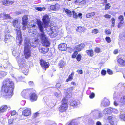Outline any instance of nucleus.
Listing matches in <instances>:
<instances>
[{
    "label": "nucleus",
    "instance_id": "obj_11",
    "mask_svg": "<svg viewBox=\"0 0 125 125\" xmlns=\"http://www.w3.org/2000/svg\"><path fill=\"white\" fill-rule=\"evenodd\" d=\"M31 90L27 89L24 90L21 93V95L22 96L25 98H28L29 96V94L31 91Z\"/></svg>",
    "mask_w": 125,
    "mask_h": 125
},
{
    "label": "nucleus",
    "instance_id": "obj_14",
    "mask_svg": "<svg viewBox=\"0 0 125 125\" xmlns=\"http://www.w3.org/2000/svg\"><path fill=\"white\" fill-rule=\"evenodd\" d=\"M31 114V110L29 108L25 109L22 112V115L25 116H29Z\"/></svg>",
    "mask_w": 125,
    "mask_h": 125
},
{
    "label": "nucleus",
    "instance_id": "obj_18",
    "mask_svg": "<svg viewBox=\"0 0 125 125\" xmlns=\"http://www.w3.org/2000/svg\"><path fill=\"white\" fill-rule=\"evenodd\" d=\"M2 2L4 5L8 6L12 4L14 2L12 1H10L9 0H3Z\"/></svg>",
    "mask_w": 125,
    "mask_h": 125
},
{
    "label": "nucleus",
    "instance_id": "obj_56",
    "mask_svg": "<svg viewBox=\"0 0 125 125\" xmlns=\"http://www.w3.org/2000/svg\"><path fill=\"white\" fill-rule=\"evenodd\" d=\"M118 112V111L115 109L113 108L112 110V112H113L115 114H117Z\"/></svg>",
    "mask_w": 125,
    "mask_h": 125
},
{
    "label": "nucleus",
    "instance_id": "obj_1",
    "mask_svg": "<svg viewBox=\"0 0 125 125\" xmlns=\"http://www.w3.org/2000/svg\"><path fill=\"white\" fill-rule=\"evenodd\" d=\"M3 84L4 96H7V98H10L13 95V92L14 88L13 83L9 79H7L4 80Z\"/></svg>",
    "mask_w": 125,
    "mask_h": 125
},
{
    "label": "nucleus",
    "instance_id": "obj_63",
    "mask_svg": "<svg viewBox=\"0 0 125 125\" xmlns=\"http://www.w3.org/2000/svg\"><path fill=\"white\" fill-rule=\"evenodd\" d=\"M106 73V71L104 70H103L101 71V74L102 75H104Z\"/></svg>",
    "mask_w": 125,
    "mask_h": 125
},
{
    "label": "nucleus",
    "instance_id": "obj_59",
    "mask_svg": "<svg viewBox=\"0 0 125 125\" xmlns=\"http://www.w3.org/2000/svg\"><path fill=\"white\" fill-rule=\"evenodd\" d=\"M67 50L68 52H71L72 51V49L70 47H68L67 48Z\"/></svg>",
    "mask_w": 125,
    "mask_h": 125
},
{
    "label": "nucleus",
    "instance_id": "obj_49",
    "mask_svg": "<svg viewBox=\"0 0 125 125\" xmlns=\"http://www.w3.org/2000/svg\"><path fill=\"white\" fill-rule=\"evenodd\" d=\"M106 41L108 43H110L111 42V40L110 38L109 37H106L105 38Z\"/></svg>",
    "mask_w": 125,
    "mask_h": 125
},
{
    "label": "nucleus",
    "instance_id": "obj_27",
    "mask_svg": "<svg viewBox=\"0 0 125 125\" xmlns=\"http://www.w3.org/2000/svg\"><path fill=\"white\" fill-rule=\"evenodd\" d=\"M28 18L27 16H25L22 18V23L27 24L28 21Z\"/></svg>",
    "mask_w": 125,
    "mask_h": 125
},
{
    "label": "nucleus",
    "instance_id": "obj_45",
    "mask_svg": "<svg viewBox=\"0 0 125 125\" xmlns=\"http://www.w3.org/2000/svg\"><path fill=\"white\" fill-rule=\"evenodd\" d=\"M105 33L107 34H110L111 33V32L110 31V30L106 29L105 30Z\"/></svg>",
    "mask_w": 125,
    "mask_h": 125
},
{
    "label": "nucleus",
    "instance_id": "obj_31",
    "mask_svg": "<svg viewBox=\"0 0 125 125\" xmlns=\"http://www.w3.org/2000/svg\"><path fill=\"white\" fill-rule=\"evenodd\" d=\"M68 125H78V123L75 120H72Z\"/></svg>",
    "mask_w": 125,
    "mask_h": 125
},
{
    "label": "nucleus",
    "instance_id": "obj_43",
    "mask_svg": "<svg viewBox=\"0 0 125 125\" xmlns=\"http://www.w3.org/2000/svg\"><path fill=\"white\" fill-rule=\"evenodd\" d=\"M94 51L97 53H99L100 52V49L99 48L96 47Z\"/></svg>",
    "mask_w": 125,
    "mask_h": 125
},
{
    "label": "nucleus",
    "instance_id": "obj_53",
    "mask_svg": "<svg viewBox=\"0 0 125 125\" xmlns=\"http://www.w3.org/2000/svg\"><path fill=\"white\" fill-rule=\"evenodd\" d=\"M98 30L96 29H94L92 31V32L94 34H96L98 33Z\"/></svg>",
    "mask_w": 125,
    "mask_h": 125
},
{
    "label": "nucleus",
    "instance_id": "obj_8",
    "mask_svg": "<svg viewBox=\"0 0 125 125\" xmlns=\"http://www.w3.org/2000/svg\"><path fill=\"white\" fill-rule=\"evenodd\" d=\"M90 114L95 119L99 118L102 116L101 112L97 110H93L91 111Z\"/></svg>",
    "mask_w": 125,
    "mask_h": 125
},
{
    "label": "nucleus",
    "instance_id": "obj_38",
    "mask_svg": "<svg viewBox=\"0 0 125 125\" xmlns=\"http://www.w3.org/2000/svg\"><path fill=\"white\" fill-rule=\"evenodd\" d=\"M72 14H73V17L75 18H77L78 17V15H77V14L74 11H72Z\"/></svg>",
    "mask_w": 125,
    "mask_h": 125
},
{
    "label": "nucleus",
    "instance_id": "obj_39",
    "mask_svg": "<svg viewBox=\"0 0 125 125\" xmlns=\"http://www.w3.org/2000/svg\"><path fill=\"white\" fill-rule=\"evenodd\" d=\"M74 88V87H70L67 89V91L68 92H72V91L73 90Z\"/></svg>",
    "mask_w": 125,
    "mask_h": 125
},
{
    "label": "nucleus",
    "instance_id": "obj_37",
    "mask_svg": "<svg viewBox=\"0 0 125 125\" xmlns=\"http://www.w3.org/2000/svg\"><path fill=\"white\" fill-rule=\"evenodd\" d=\"M77 30L78 31L82 32L83 31V27H79L77 28Z\"/></svg>",
    "mask_w": 125,
    "mask_h": 125
},
{
    "label": "nucleus",
    "instance_id": "obj_34",
    "mask_svg": "<svg viewBox=\"0 0 125 125\" xmlns=\"http://www.w3.org/2000/svg\"><path fill=\"white\" fill-rule=\"evenodd\" d=\"M88 124L89 125H93L94 124V122L92 119H89L88 121Z\"/></svg>",
    "mask_w": 125,
    "mask_h": 125
},
{
    "label": "nucleus",
    "instance_id": "obj_4",
    "mask_svg": "<svg viewBox=\"0 0 125 125\" xmlns=\"http://www.w3.org/2000/svg\"><path fill=\"white\" fill-rule=\"evenodd\" d=\"M13 25L16 29L17 34L16 39L17 41H18L19 43L21 44L22 42L21 35L20 30V24L18 22V19H14L12 21Z\"/></svg>",
    "mask_w": 125,
    "mask_h": 125
},
{
    "label": "nucleus",
    "instance_id": "obj_23",
    "mask_svg": "<svg viewBox=\"0 0 125 125\" xmlns=\"http://www.w3.org/2000/svg\"><path fill=\"white\" fill-rule=\"evenodd\" d=\"M1 16L2 15V17L4 19H11V18L10 16L8 14H6L5 13H1Z\"/></svg>",
    "mask_w": 125,
    "mask_h": 125
},
{
    "label": "nucleus",
    "instance_id": "obj_40",
    "mask_svg": "<svg viewBox=\"0 0 125 125\" xmlns=\"http://www.w3.org/2000/svg\"><path fill=\"white\" fill-rule=\"evenodd\" d=\"M118 19L120 22L123 21L124 20V17L123 16L121 15L120 16L118 17Z\"/></svg>",
    "mask_w": 125,
    "mask_h": 125
},
{
    "label": "nucleus",
    "instance_id": "obj_7",
    "mask_svg": "<svg viewBox=\"0 0 125 125\" xmlns=\"http://www.w3.org/2000/svg\"><path fill=\"white\" fill-rule=\"evenodd\" d=\"M43 23L42 22L43 24V27L44 26V28H47L48 27V24L49 23L50 21V18L49 16L47 15H44L42 19ZM40 21L42 22L39 20L37 21V23L38 21Z\"/></svg>",
    "mask_w": 125,
    "mask_h": 125
},
{
    "label": "nucleus",
    "instance_id": "obj_15",
    "mask_svg": "<svg viewBox=\"0 0 125 125\" xmlns=\"http://www.w3.org/2000/svg\"><path fill=\"white\" fill-rule=\"evenodd\" d=\"M58 48L60 50L65 51L67 49V45L64 43L61 44L59 45Z\"/></svg>",
    "mask_w": 125,
    "mask_h": 125
},
{
    "label": "nucleus",
    "instance_id": "obj_55",
    "mask_svg": "<svg viewBox=\"0 0 125 125\" xmlns=\"http://www.w3.org/2000/svg\"><path fill=\"white\" fill-rule=\"evenodd\" d=\"M55 7V5H52L50 6V9L52 10H56Z\"/></svg>",
    "mask_w": 125,
    "mask_h": 125
},
{
    "label": "nucleus",
    "instance_id": "obj_6",
    "mask_svg": "<svg viewBox=\"0 0 125 125\" xmlns=\"http://www.w3.org/2000/svg\"><path fill=\"white\" fill-rule=\"evenodd\" d=\"M62 104L59 107V110L60 112H62L65 111L67 109L68 106L67 100L64 98L61 102Z\"/></svg>",
    "mask_w": 125,
    "mask_h": 125
},
{
    "label": "nucleus",
    "instance_id": "obj_41",
    "mask_svg": "<svg viewBox=\"0 0 125 125\" xmlns=\"http://www.w3.org/2000/svg\"><path fill=\"white\" fill-rule=\"evenodd\" d=\"M112 110L113 108L111 107H110L106 108V110L108 111V114H110L112 112Z\"/></svg>",
    "mask_w": 125,
    "mask_h": 125
},
{
    "label": "nucleus",
    "instance_id": "obj_17",
    "mask_svg": "<svg viewBox=\"0 0 125 125\" xmlns=\"http://www.w3.org/2000/svg\"><path fill=\"white\" fill-rule=\"evenodd\" d=\"M4 40L5 41L10 40L12 39H13V37L10 35V34L9 33H6L4 37Z\"/></svg>",
    "mask_w": 125,
    "mask_h": 125
},
{
    "label": "nucleus",
    "instance_id": "obj_22",
    "mask_svg": "<svg viewBox=\"0 0 125 125\" xmlns=\"http://www.w3.org/2000/svg\"><path fill=\"white\" fill-rule=\"evenodd\" d=\"M49 48L45 49L42 47L39 48V52L42 53H45L47 52L49 50Z\"/></svg>",
    "mask_w": 125,
    "mask_h": 125
},
{
    "label": "nucleus",
    "instance_id": "obj_48",
    "mask_svg": "<svg viewBox=\"0 0 125 125\" xmlns=\"http://www.w3.org/2000/svg\"><path fill=\"white\" fill-rule=\"evenodd\" d=\"M81 58V55L79 54L76 57V59L78 61H80Z\"/></svg>",
    "mask_w": 125,
    "mask_h": 125
},
{
    "label": "nucleus",
    "instance_id": "obj_28",
    "mask_svg": "<svg viewBox=\"0 0 125 125\" xmlns=\"http://www.w3.org/2000/svg\"><path fill=\"white\" fill-rule=\"evenodd\" d=\"M7 72L0 70V78H1L7 75Z\"/></svg>",
    "mask_w": 125,
    "mask_h": 125
},
{
    "label": "nucleus",
    "instance_id": "obj_61",
    "mask_svg": "<svg viewBox=\"0 0 125 125\" xmlns=\"http://www.w3.org/2000/svg\"><path fill=\"white\" fill-rule=\"evenodd\" d=\"M77 72L78 73H80L81 74H82L83 73V71L82 70H78L77 71Z\"/></svg>",
    "mask_w": 125,
    "mask_h": 125
},
{
    "label": "nucleus",
    "instance_id": "obj_60",
    "mask_svg": "<svg viewBox=\"0 0 125 125\" xmlns=\"http://www.w3.org/2000/svg\"><path fill=\"white\" fill-rule=\"evenodd\" d=\"M36 9L39 11H41L42 10V9L41 8L37 7L36 8Z\"/></svg>",
    "mask_w": 125,
    "mask_h": 125
},
{
    "label": "nucleus",
    "instance_id": "obj_9",
    "mask_svg": "<svg viewBox=\"0 0 125 125\" xmlns=\"http://www.w3.org/2000/svg\"><path fill=\"white\" fill-rule=\"evenodd\" d=\"M28 28H30L28 32L29 33H31V34L32 35L34 36L36 34L37 32L35 29L37 28L36 27L35 25L32 24H30L28 26Z\"/></svg>",
    "mask_w": 125,
    "mask_h": 125
},
{
    "label": "nucleus",
    "instance_id": "obj_19",
    "mask_svg": "<svg viewBox=\"0 0 125 125\" xmlns=\"http://www.w3.org/2000/svg\"><path fill=\"white\" fill-rule=\"evenodd\" d=\"M109 101L106 99V98H104V100L101 103L102 105L104 106H106L109 105Z\"/></svg>",
    "mask_w": 125,
    "mask_h": 125
},
{
    "label": "nucleus",
    "instance_id": "obj_50",
    "mask_svg": "<svg viewBox=\"0 0 125 125\" xmlns=\"http://www.w3.org/2000/svg\"><path fill=\"white\" fill-rule=\"evenodd\" d=\"M110 6H109V3H107V4H106L105 5V10H106L109 9L110 8Z\"/></svg>",
    "mask_w": 125,
    "mask_h": 125
},
{
    "label": "nucleus",
    "instance_id": "obj_47",
    "mask_svg": "<svg viewBox=\"0 0 125 125\" xmlns=\"http://www.w3.org/2000/svg\"><path fill=\"white\" fill-rule=\"evenodd\" d=\"M78 52L77 51L75 52L72 55V57L73 58H75Z\"/></svg>",
    "mask_w": 125,
    "mask_h": 125
},
{
    "label": "nucleus",
    "instance_id": "obj_52",
    "mask_svg": "<svg viewBox=\"0 0 125 125\" xmlns=\"http://www.w3.org/2000/svg\"><path fill=\"white\" fill-rule=\"evenodd\" d=\"M75 3L76 4L80 5L81 0H76Z\"/></svg>",
    "mask_w": 125,
    "mask_h": 125
},
{
    "label": "nucleus",
    "instance_id": "obj_3",
    "mask_svg": "<svg viewBox=\"0 0 125 125\" xmlns=\"http://www.w3.org/2000/svg\"><path fill=\"white\" fill-rule=\"evenodd\" d=\"M37 46L36 44L34 43L30 42L29 40L25 38L24 44V51L25 58H28L31 56L30 46L35 47Z\"/></svg>",
    "mask_w": 125,
    "mask_h": 125
},
{
    "label": "nucleus",
    "instance_id": "obj_20",
    "mask_svg": "<svg viewBox=\"0 0 125 125\" xmlns=\"http://www.w3.org/2000/svg\"><path fill=\"white\" fill-rule=\"evenodd\" d=\"M7 106L6 105H3L0 107V112L3 113L6 111L7 109Z\"/></svg>",
    "mask_w": 125,
    "mask_h": 125
},
{
    "label": "nucleus",
    "instance_id": "obj_13",
    "mask_svg": "<svg viewBox=\"0 0 125 125\" xmlns=\"http://www.w3.org/2000/svg\"><path fill=\"white\" fill-rule=\"evenodd\" d=\"M30 100L32 101H36L38 98L37 95L34 93H31L29 94Z\"/></svg>",
    "mask_w": 125,
    "mask_h": 125
},
{
    "label": "nucleus",
    "instance_id": "obj_54",
    "mask_svg": "<svg viewBox=\"0 0 125 125\" xmlns=\"http://www.w3.org/2000/svg\"><path fill=\"white\" fill-rule=\"evenodd\" d=\"M95 94L93 93H91L89 96L90 98H93L94 97Z\"/></svg>",
    "mask_w": 125,
    "mask_h": 125
},
{
    "label": "nucleus",
    "instance_id": "obj_35",
    "mask_svg": "<svg viewBox=\"0 0 125 125\" xmlns=\"http://www.w3.org/2000/svg\"><path fill=\"white\" fill-rule=\"evenodd\" d=\"M124 60L121 58H119L118 60V62L121 65H123Z\"/></svg>",
    "mask_w": 125,
    "mask_h": 125
},
{
    "label": "nucleus",
    "instance_id": "obj_10",
    "mask_svg": "<svg viewBox=\"0 0 125 125\" xmlns=\"http://www.w3.org/2000/svg\"><path fill=\"white\" fill-rule=\"evenodd\" d=\"M45 28H46V32L51 36L53 37H55L56 36L57 34L56 32H55L54 31H53L52 29L51 28H50V27H49L48 25V27Z\"/></svg>",
    "mask_w": 125,
    "mask_h": 125
},
{
    "label": "nucleus",
    "instance_id": "obj_2",
    "mask_svg": "<svg viewBox=\"0 0 125 125\" xmlns=\"http://www.w3.org/2000/svg\"><path fill=\"white\" fill-rule=\"evenodd\" d=\"M37 25L39 29L41 32V33H40V36L42 45L46 47L49 46L50 43V42L48 40V38L46 37L43 32L42 23L40 21H38Z\"/></svg>",
    "mask_w": 125,
    "mask_h": 125
},
{
    "label": "nucleus",
    "instance_id": "obj_32",
    "mask_svg": "<svg viewBox=\"0 0 125 125\" xmlns=\"http://www.w3.org/2000/svg\"><path fill=\"white\" fill-rule=\"evenodd\" d=\"M12 54L15 56H17L18 54H19V53H18V50H13L12 51Z\"/></svg>",
    "mask_w": 125,
    "mask_h": 125
},
{
    "label": "nucleus",
    "instance_id": "obj_57",
    "mask_svg": "<svg viewBox=\"0 0 125 125\" xmlns=\"http://www.w3.org/2000/svg\"><path fill=\"white\" fill-rule=\"evenodd\" d=\"M73 73H72L68 77V78H69V79H70V80H72L73 79Z\"/></svg>",
    "mask_w": 125,
    "mask_h": 125
},
{
    "label": "nucleus",
    "instance_id": "obj_46",
    "mask_svg": "<svg viewBox=\"0 0 125 125\" xmlns=\"http://www.w3.org/2000/svg\"><path fill=\"white\" fill-rule=\"evenodd\" d=\"M54 94L57 97H58L61 95V93H58L57 92H55L54 93Z\"/></svg>",
    "mask_w": 125,
    "mask_h": 125
},
{
    "label": "nucleus",
    "instance_id": "obj_51",
    "mask_svg": "<svg viewBox=\"0 0 125 125\" xmlns=\"http://www.w3.org/2000/svg\"><path fill=\"white\" fill-rule=\"evenodd\" d=\"M55 5V8L56 10H57L59 9L60 7V6L58 4H56Z\"/></svg>",
    "mask_w": 125,
    "mask_h": 125
},
{
    "label": "nucleus",
    "instance_id": "obj_58",
    "mask_svg": "<svg viewBox=\"0 0 125 125\" xmlns=\"http://www.w3.org/2000/svg\"><path fill=\"white\" fill-rule=\"evenodd\" d=\"M107 72L108 73L110 74H111L113 73V72L112 71L109 69L107 70Z\"/></svg>",
    "mask_w": 125,
    "mask_h": 125
},
{
    "label": "nucleus",
    "instance_id": "obj_16",
    "mask_svg": "<svg viewBox=\"0 0 125 125\" xmlns=\"http://www.w3.org/2000/svg\"><path fill=\"white\" fill-rule=\"evenodd\" d=\"M85 45L83 43H81L75 46V49L76 51H81L84 47Z\"/></svg>",
    "mask_w": 125,
    "mask_h": 125
},
{
    "label": "nucleus",
    "instance_id": "obj_12",
    "mask_svg": "<svg viewBox=\"0 0 125 125\" xmlns=\"http://www.w3.org/2000/svg\"><path fill=\"white\" fill-rule=\"evenodd\" d=\"M40 64L43 68L46 69L49 67V62H46L42 59H41L40 60Z\"/></svg>",
    "mask_w": 125,
    "mask_h": 125
},
{
    "label": "nucleus",
    "instance_id": "obj_42",
    "mask_svg": "<svg viewBox=\"0 0 125 125\" xmlns=\"http://www.w3.org/2000/svg\"><path fill=\"white\" fill-rule=\"evenodd\" d=\"M123 22H119L118 25L117 27L118 28H121V27H122L123 26Z\"/></svg>",
    "mask_w": 125,
    "mask_h": 125
},
{
    "label": "nucleus",
    "instance_id": "obj_5",
    "mask_svg": "<svg viewBox=\"0 0 125 125\" xmlns=\"http://www.w3.org/2000/svg\"><path fill=\"white\" fill-rule=\"evenodd\" d=\"M19 66L20 68L22 69L23 73L25 75L27 74L28 72V66L26 65L24 59H20L18 62Z\"/></svg>",
    "mask_w": 125,
    "mask_h": 125
},
{
    "label": "nucleus",
    "instance_id": "obj_44",
    "mask_svg": "<svg viewBox=\"0 0 125 125\" xmlns=\"http://www.w3.org/2000/svg\"><path fill=\"white\" fill-rule=\"evenodd\" d=\"M104 16V17L107 19L110 18L111 17V16L110 15L108 14H105Z\"/></svg>",
    "mask_w": 125,
    "mask_h": 125
},
{
    "label": "nucleus",
    "instance_id": "obj_30",
    "mask_svg": "<svg viewBox=\"0 0 125 125\" xmlns=\"http://www.w3.org/2000/svg\"><path fill=\"white\" fill-rule=\"evenodd\" d=\"M95 14L94 12H92L91 13L87 14H86V17L87 18H89L94 16Z\"/></svg>",
    "mask_w": 125,
    "mask_h": 125
},
{
    "label": "nucleus",
    "instance_id": "obj_33",
    "mask_svg": "<svg viewBox=\"0 0 125 125\" xmlns=\"http://www.w3.org/2000/svg\"><path fill=\"white\" fill-rule=\"evenodd\" d=\"M120 102L122 104H125V96L122 97L120 100Z\"/></svg>",
    "mask_w": 125,
    "mask_h": 125
},
{
    "label": "nucleus",
    "instance_id": "obj_62",
    "mask_svg": "<svg viewBox=\"0 0 125 125\" xmlns=\"http://www.w3.org/2000/svg\"><path fill=\"white\" fill-rule=\"evenodd\" d=\"M86 1L85 0H81V4H84L86 3Z\"/></svg>",
    "mask_w": 125,
    "mask_h": 125
},
{
    "label": "nucleus",
    "instance_id": "obj_36",
    "mask_svg": "<svg viewBox=\"0 0 125 125\" xmlns=\"http://www.w3.org/2000/svg\"><path fill=\"white\" fill-rule=\"evenodd\" d=\"M119 37L120 39H122V37H125V32L120 33L119 35Z\"/></svg>",
    "mask_w": 125,
    "mask_h": 125
},
{
    "label": "nucleus",
    "instance_id": "obj_24",
    "mask_svg": "<svg viewBox=\"0 0 125 125\" xmlns=\"http://www.w3.org/2000/svg\"><path fill=\"white\" fill-rule=\"evenodd\" d=\"M86 52L88 55L91 57H92L94 55V52L92 50H86Z\"/></svg>",
    "mask_w": 125,
    "mask_h": 125
},
{
    "label": "nucleus",
    "instance_id": "obj_21",
    "mask_svg": "<svg viewBox=\"0 0 125 125\" xmlns=\"http://www.w3.org/2000/svg\"><path fill=\"white\" fill-rule=\"evenodd\" d=\"M121 114L120 115V118L122 120L125 121V114L124 110H121Z\"/></svg>",
    "mask_w": 125,
    "mask_h": 125
},
{
    "label": "nucleus",
    "instance_id": "obj_25",
    "mask_svg": "<svg viewBox=\"0 0 125 125\" xmlns=\"http://www.w3.org/2000/svg\"><path fill=\"white\" fill-rule=\"evenodd\" d=\"M66 63L62 60H61L59 62V66L61 68L64 67Z\"/></svg>",
    "mask_w": 125,
    "mask_h": 125
},
{
    "label": "nucleus",
    "instance_id": "obj_64",
    "mask_svg": "<svg viewBox=\"0 0 125 125\" xmlns=\"http://www.w3.org/2000/svg\"><path fill=\"white\" fill-rule=\"evenodd\" d=\"M106 110V109H105L103 111V113L105 114H108V111Z\"/></svg>",
    "mask_w": 125,
    "mask_h": 125
},
{
    "label": "nucleus",
    "instance_id": "obj_26",
    "mask_svg": "<svg viewBox=\"0 0 125 125\" xmlns=\"http://www.w3.org/2000/svg\"><path fill=\"white\" fill-rule=\"evenodd\" d=\"M70 105L71 106L75 107L77 106L78 104L76 101L75 100H73L70 102Z\"/></svg>",
    "mask_w": 125,
    "mask_h": 125
},
{
    "label": "nucleus",
    "instance_id": "obj_29",
    "mask_svg": "<svg viewBox=\"0 0 125 125\" xmlns=\"http://www.w3.org/2000/svg\"><path fill=\"white\" fill-rule=\"evenodd\" d=\"M64 9V11H65V12L69 16H71V15H72V12L71 11L67 9Z\"/></svg>",
    "mask_w": 125,
    "mask_h": 125
}]
</instances>
